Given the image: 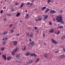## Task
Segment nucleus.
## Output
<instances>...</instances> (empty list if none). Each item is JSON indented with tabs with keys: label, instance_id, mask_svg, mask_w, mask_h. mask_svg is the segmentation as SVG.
<instances>
[{
	"label": "nucleus",
	"instance_id": "obj_28",
	"mask_svg": "<svg viewBox=\"0 0 65 65\" xmlns=\"http://www.w3.org/2000/svg\"><path fill=\"white\" fill-rule=\"evenodd\" d=\"M20 12H18L17 15V17H18V16H19V15H20Z\"/></svg>",
	"mask_w": 65,
	"mask_h": 65
},
{
	"label": "nucleus",
	"instance_id": "obj_15",
	"mask_svg": "<svg viewBox=\"0 0 65 65\" xmlns=\"http://www.w3.org/2000/svg\"><path fill=\"white\" fill-rule=\"evenodd\" d=\"M46 7H44L42 8L41 10H44L46 9Z\"/></svg>",
	"mask_w": 65,
	"mask_h": 65
},
{
	"label": "nucleus",
	"instance_id": "obj_45",
	"mask_svg": "<svg viewBox=\"0 0 65 65\" xmlns=\"http://www.w3.org/2000/svg\"><path fill=\"white\" fill-rule=\"evenodd\" d=\"M7 15L8 16H11V14H7Z\"/></svg>",
	"mask_w": 65,
	"mask_h": 65
},
{
	"label": "nucleus",
	"instance_id": "obj_40",
	"mask_svg": "<svg viewBox=\"0 0 65 65\" xmlns=\"http://www.w3.org/2000/svg\"><path fill=\"white\" fill-rule=\"evenodd\" d=\"M8 39V37H6L5 39V40H6Z\"/></svg>",
	"mask_w": 65,
	"mask_h": 65
},
{
	"label": "nucleus",
	"instance_id": "obj_16",
	"mask_svg": "<svg viewBox=\"0 0 65 65\" xmlns=\"http://www.w3.org/2000/svg\"><path fill=\"white\" fill-rule=\"evenodd\" d=\"M47 17H45L43 19L44 21H46V20L47 19Z\"/></svg>",
	"mask_w": 65,
	"mask_h": 65
},
{
	"label": "nucleus",
	"instance_id": "obj_38",
	"mask_svg": "<svg viewBox=\"0 0 65 65\" xmlns=\"http://www.w3.org/2000/svg\"><path fill=\"white\" fill-rule=\"evenodd\" d=\"M13 30H11V31H10L11 33H13Z\"/></svg>",
	"mask_w": 65,
	"mask_h": 65
},
{
	"label": "nucleus",
	"instance_id": "obj_41",
	"mask_svg": "<svg viewBox=\"0 0 65 65\" xmlns=\"http://www.w3.org/2000/svg\"><path fill=\"white\" fill-rule=\"evenodd\" d=\"M19 3H17L16 4H15V5H19Z\"/></svg>",
	"mask_w": 65,
	"mask_h": 65
},
{
	"label": "nucleus",
	"instance_id": "obj_47",
	"mask_svg": "<svg viewBox=\"0 0 65 65\" xmlns=\"http://www.w3.org/2000/svg\"><path fill=\"white\" fill-rule=\"evenodd\" d=\"M45 34H43V37H45Z\"/></svg>",
	"mask_w": 65,
	"mask_h": 65
},
{
	"label": "nucleus",
	"instance_id": "obj_43",
	"mask_svg": "<svg viewBox=\"0 0 65 65\" xmlns=\"http://www.w3.org/2000/svg\"><path fill=\"white\" fill-rule=\"evenodd\" d=\"M49 23H49V25H52V23L50 21L49 22Z\"/></svg>",
	"mask_w": 65,
	"mask_h": 65
},
{
	"label": "nucleus",
	"instance_id": "obj_54",
	"mask_svg": "<svg viewBox=\"0 0 65 65\" xmlns=\"http://www.w3.org/2000/svg\"><path fill=\"white\" fill-rule=\"evenodd\" d=\"M14 11V10H12V12H13V11Z\"/></svg>",
	"mask_w": 65,
	"mask_h": 65
},
{
	"label": "nucleus",
	"instance_id": "obj_32",
	"mask_svg": "<svg viewBox=\"0 0 65 65\" xmlns=\"http://www.w3.org/2000/svg\"><path fill=\"white\" fill-rule=\"evenodd\" d=\"M51 0H48V1L47 2V4H48L50 2V1H51Z\"/></svg>",
	"mask_w": 65,
	"mask_h": 65
},
{
	"label": "nucleus",
	"instance_id": "obj_64",
	"mask_svg": "<svg viewBox=\"0 0 65 65\" xmlns=\"http://www.w3.org/2000/svg\"><path fill=\"white\" fill-rule=\"evenodd\" d=\"M32 31H34V30H33Z\"/></svg>",
	"mask_w": 65,
	"mask_h": 65
},
{
	"label": "nucleus",
	"instance_id": "obj_60",
	"mask_svg": "<svg viewBox=\"0 0 65 65\" xmlns=\"http://www.w3.org/2000/svg\"><path fill=\"white\" fill-rule=\"evenodd\" d=\"M45 17H48V15H46V16H45Z\"/></svg>",
	"mask_w": 65,
	"mask_h": 65
},
{
	"label": "nucleus",
	"instance_id": "obj_17",
	"mask_svg": "<svg viewBox=\"0 0 65 65\" xmlns=\"http://www.w3.org/2000/svg\"><path fill=\"white\" fill-rule=\"evenodd\" d=\"M3 57L4 58L5 60H6V56L5 55H3Z\"/></svg>",
	"mask_w": 65,
	"mask_h": 65
},
{
	"label": "nucleus",
	"instance_id": "obj_18",
	"mask_svg": "<svg viewBox=\"0 0 65 65\" xmlns=\"http://www.w3.org/2000/svg\"><path fill=\"white\" fill-rule=\"evenodd\" d=\"M7 60H11V58L10 57H8L7 58Z\"/></svg>",
	"mask_w": 65,
	"mask_h": 65
},
{
	"label": "nucleus",
	"instance_id": "obj_44",
	"mask_svg": "<svg viewBox=\"0 0 65 65\" xmlns=\"http://www.w3.org/2000/svg\"><path fill=\"white\" fill-rule=\"evenodd\" d=\"M63 11L62 10H60V12L61 13H62V12H63Z\"/></svg>",
	"mask_w": 65,
	"mask_h": 65
},
{
	"label": "nucleus",
	"instance_id": "obj_22",
	"mask_svg": "<svg viewBox=\"0 0 65 65\" xmlns=\"http://www.w3.org/2000/svg\"><path fill=\"white\" fill-rule=\"evenodd\" d=\"M2 43L3 45H5V44H6V42L3 41Z\"/></svg>",
	"mask_w": 65,
	"mask_h": 65
},
{
	"label": "nucleus",
	"instance_id": "obj_3",
	"mask_svg": "<svg viewBox=\"0 0 65 65\" xmlns=\"http://www.w3.org/2000/svg\"><path fill=\"white\" fill-rule=\"evenodd\" d=\"M51 40L52 43H54V44L55 45H56V44H57L58 43L57 42L55 41L54 40V39H51Z\"/></svg>",
	"mask_w": 65,
	"mask_h": 65
},
{
	"label": "nucleus",
	"instance_id": "obj_10",
	"mask_svg": "<svg viewBox=\"0 0 65 65\" xmlns=\"http://www.w3.org/2000/svg\"><path fill=\"white\" fill-rule=\"evenodd\" d=\"M33 36V33L32 32L31 33L30 35H29V36L30 37H31L32 36Z\"/></svg>",
	"mask_w": 65,
	"mask_h": 65
},
{
	"label": "nucleus",
	"instance_id": "obj_23",
	"mask_svg": "<svg viewBox=\"0 0 65 65\" xmlns=\"http://www.w3.org/2000/svg\"><path fill=\"white\" fill-rule=\"evenodd\" d=\"M16 57H17V58H18L19 57H20V55L19 54H17L16 55Z\"/></svg>",
	"mask_w": 65,
	"mask_h": 65
},
{
	"label": "nucleus",
	"instance_id": "obj_36",
	"mask_svg": "<svg viewBox=\"0 0 65 65\" xmlns=\"http://www.w3.org/2000/svg\"><path fill=\"white\" fill-rule=\"evenodd\" d=\"M1 49L2 51H4V48L2 47V48Z\"/></svg>",
	"mask_w": 65,
	"mask_h": 65
},
{
	"label": "nucleus",
	"instance_id": "obj_9",
	"mask_svg": "<svg viewBox=\"0 0 65 65\" xmlns=\"http://www.w3.org/2000/svg\"><path fill=\"white\" fill-rule=\"evenodd\" d=\"M65 56L64 55H62L60 56V58L61 59H63L65 58Z\"/></svg>",
	"mask_w": 65,
	"mask_h": 65
},
{
	"label": "nucleus",
	"instance_id": "obj_20",
	"mask_svg": "<svg viewBox=\"0 0 65 65\" xmlns=\"http://www.w3.org/2000/svg\"><path fill=\"white\" fill-rule=\"evenodd\" d=\"M23 6H24V4H23V3H22L21 5V6L20 7V8H22V7H23Z\"/></svg>",
	"mask_w": 65,
	"mask_h": 65
},
{
	"label": "nucleus",
	"instance_id": "obj_55",
	"mask_svg": "<svg viewBox=\"0 0 65 65\" xmlns=\"http://www.w3.org/2000/svg\"><path fill=\"white\" fill-rule=\"evenodd\" d=\"M55 33L56 34H57V32H56V31H55Z\"/></svg>",
	"mask_w": 65,
	"mask_h": 65
},
{
	"label": "nucleus",
	"instance_id": "obj_30",
	"mask_svg": "<svg viewBox=\"0 0 65 65\" xmlns=\"http://www.w3.org/2000/svg\"><path fill=\"white\" fill-rule=\"evenodd\" d=\"M6 20H7V18H5L4 19V22H5V21Z\"/></svg>",
	"mask_w": 65,
	"mask_h": 65
},
{
	"label": "nucleus",
	"instance_id": "obj_24",
	"mask_svg": "<svg viewBox=\"0 0 65 65\" xmlns=\"http://www.w3.org/2000/svg\"><path fill=\"white\" fill-rule=\"evenodd\" d=\"M61 39H65V35L62 37L61 38Z\"/></svg>",
	"mask_w": 65,
	"mask_h": 65
},
{
	"label": "nucleus",
	"instance_id": "obj_52",
	"mask_svg": "<svg viewBox=\"0 0 65 65\" xmlns=\"http://www.w3.org/2000/svg\"><path fill=\"white\" fill-rule=\"evenodd\" d=\"M44 45H46V44L45 43H44Z\"/></svg>",
	"mask_w": 65,
	"mask_h": 65
},
{
	"label": "nucleus",
	"instance_id": "obj_11",
	"mask_svg": "<svg viewBox=\"0 0 65 65\" xmlns=\"http://www.w3.org/2000/svg\"><path fill=\"white\" fill-rule=\"evenodd\" d=\"M30 44H31L32 45H35V43L33 42H31L30 43Z\"/></svg>",
	"mask_w": 65,
	"mask_h": 65
},
{
	"label": "nucleus",
	"instance_id": "obj_33",
	"mask_svg": "<svg viewBox=\"0 0 65 65\" xmlns=\"http://www.w3.org/2000/svg\"><path fill=\"white\" fill-rule=\"evenodd\" d=\"M60 33V31H57V34H59Z\"/></svg>",
	"mask_w": 65,
	"mask_h": 65
},
{
	"label": "nucleus",
	"instance_id": "obj_57",
	"mask_svg": "<svg viewBox=\"0 0 65 65\" xmlns=\"http://www.w3.org/2000/svg\"><path fill=\"white\" fill-rule=\"evenodd\" d=\"M32 41V40L31 39H30V41Z\"/></svg>",
	"mask_w": 65,
	"mask_h": 65
},
{
	"label": "nucleus",
	"instance_id": "obj_48",
	"mask_svg": "<svg viewBox=\"0 0 65 65\" xmlns=\"http://www.w3.org/2000/svg\"><path fill=\"white\" fill-rule=\"evenodd\" d=\"M29 15V14H26V17H28Z\"/></svg>",
	"mask_w": 65,
	"mask_h": 65
},
{
	"label": "nucleus",
	"instance_id": "obj_19",
	"mask_svg": "<svg viewBox=\"0 0 65 65\" xmlns=\"http://www.w3.org/2000/svg\"><path fill=\"white\" fill-rule=\"evenodd\" d=\"M13 26V24H11L9 26V28H12V27Z\"/></svg>",
	"mask_w": 65,
	"mask_h": 65
},
{
	"label": "nucleus",
	"instance_id": "obj_34",
	"mask_svg": "<svg viewBox=\"0 0 65 65\" xmlns=\"http://www.w3.org/2000/svg\"><path fill=\"white\" fill-rule=\"evenodd\" d=\"M27 4L28 5H30V3L29 2H27Z\"/></svg>",
	"mask_w": 65,
	"mask_h": 65
},
{
	"label": "nucleus",
	"instance_id": "obj_62",
	"mask_svg": "<svg viewBox=\"0 0 65 65\" xmlns=\"http://www.w3.org/2000/svg\"><path fill=\"white\" fill-rule=\"evenodd\" d=\"M32 3H33V1H32Z\"/></svg>",
	"mask_w": 65,
	"mask_h": 65
},
{
	"label": "nucleus",
	"instance_id": "obj_31",
	"mask_svg": "<svg viewBox=\"0 0 65 65\" xmlns=\"http://www.w3.org/2000/svg\"><path fill=\"white\" fill-rule=\"evenodd\" d=\"M62 48L63 49V52H65V47H63Z\"/></svg>",
	"mask_w": 65,
	"mask_h": 65
},
{
	"label": "nucleus",
	"instance_id": "obj_50",
	"mask_svg": "<svg viewBox=\"0 0 65 65\" xmlns=\"http://www.w3.org/2000/svg\"><path fill=\"white\" fill-rule=\"evenodd\" d=\"M26 19H28V18H29V17H26Z\"/></svg>",
	"mask_w": 65,
	"mask_h": 65
},
{
	"label": "nucleus",
	"instance_id": "obj_13",
	"mask_svg": "<svg viewBox=\"0 0 65 65\" xmlns=\"http://www.w3.org/2000/svg\"><path fill=\"white\" fill-rule=\"evenodd\" d=\"M25 55L26 56H29V55H30V53L27 52L26 53Z\"/></svg>",
	"mask_w": 65,
	"mask_h": 65
},
{
	"label": "nucleus",
	"instance_id": "obj_58",
	"mask_svg": "<svg viewBox=\"0 0 65 65\" xmlns=\"http://www.w3.org/2000/svg\"><path fill=\"white\" fill-rule=\"evenodd\" d=\"M30 4H31V5H33V3H31Z\"/></svg>",
	"mask_w": 65,
	"mask_h": 65
},
{
	"label": "nucleus",
	"instance_id": "obj_46",
	"mask_svg": "<svg viewBox=\"0 0 65 65\" xmlns=\"http://www.w3.org/2000/svg\"><path fill=\"white\" fill-rule=\"evenodd\" d=\"M55 53H59V52L57 51L55 52Z\"/></svg>",
	"mask_w": 65,
	"mask_h": 65
},
{
	"label": "nucleus",
	"instance_id": "obj_4",
	"mask_svg": "<svg viewBox=\"0 0 65 65\" xmlns=\"http://www.w3.org/2000/svg\"><path fill=\"white\" fill-rule=\"evenodd\" d=\"M50 12L52 14H53V13H56L57 12L55 11L54 10H51L50 11Z\"/></svg>",
	"mask_w": 65,
	"mask_h": 65
},
{
	"label": "nucleus",
	"instance_id": "obj_26",
	"mask_svg": "<svg viewBox=\"0 0 65 65\" xmlns=\"http://www.w3.org/2000/svg\"><path fill=\"white\" fill-rule=\"evenodd\" d=\"M26 34L27 36H29V33L27 32Z\"/></svg>",
	"mask_w": 65,
	"mask_h": 65
},
{
	"label": "nucleus",
	"instance_id": "obj_63",
	"mask_svg": "<svg viewBox=\"0 0 65 65\" xmlns=\"http://www.w3.org/2000/svg\"><path fill=\"white\" fill-rule=\"evenodd\" d=\"M14 29H15V28L14 27Z\"/></svg>",
	"mask_w": 65,
	"mask_h": 65
},
{
	"label": "nucleus",
	"instance_id": "obj_7",
	"mask_svg": "<svg viewBox=\"0 0 65 65\" xmlns=\"http://www.w3.org/2000/svg\"><path fill=\"white\" fill-rule=\"evenodd\" d=\"M13 43L14 45H17L18 42L17 41H13Z\"/></svg>",
	"mask_w": 65,
	"mask_h": 65
},
{
	"label": "nucleus",
	"instance_id": "obj_8",
	"mask_svg": "<svg viewBox=\"0 0 65 65\" xmlns=\"http://www.w3.org/2000/svg\"><path fill=\"white\" fill-rule=\"evenodd\" d=\"M48 53H46L44 54V57L45 58H46L47 56H48Z\"/></svg>",
	"mask_w": 65,
	"mask_h": 65
},
{
	"label": "nucleus",
	"instance_id": "obj_42",
	"mask_svg": "<svg viewBox=\"0 0 65 65\" xmlns=\"http://www.w3.org/2000/svg\"><path fill=\"white\" fill-rule=\"evenodd\" d=\"M39 60V58H38L36 60V61H38Z\"/></svg>",
	"mask_w": 65,
	"mask_h": 65
},
{
	"label": "nucleus",
	"instance_id": "obj_37",
	"mask_svg": "<svg viewBox=\"0 0 65 65\" xmlns=\"http://www.w3.org/2000/svg\"><path fill=\"white\" fill-rule=\"evenodd\" d=\"M33 62V61L32 60H31L29 62V63H28V64H30V63H32Z\"/></svg>",
	"mask_w": 65,
	"mask_h": 65
},
{
	"label": "nucleus",
	"instance_id": "obj_14",
	"mask_svg": "<svg viewBox=\"0 0 65 65\" xmlns=\"http://www.w3.org/2000/svg\"><path fill=\"white\" fill-rule=\"evenodd\" d=\"M50 33H54V29H51L50 31Z\"/></svg>",
	"mask_w": 65,
	"mask_h": 65
},
{
	"label": "nucleus",
	"instance_id": "obj_6",
	"mask_svg": "<svg viewBox=\"0 0 65 65\" xmlns=\"http://www.w3.org/2000/svg\"><path fill=\"white\" fill-rule=\"evenodd\" d=\"M49 10H50V9L47 8L46 9V10L45 11H44V12L45 13H47V12H48Z\"/></svg>",
	"mask_w": 65,
	"mask_h": 65
},
{
	"label": "nucleus",
	"instance_id": "obj_49",
	"mask_svg": "<svg viewBox=\"0 0 65 65\" xmlns=\"http://www.w3.org/2000/svg\"><path fill=\"white\" fill-rule=\"evenodd\" d=\"M36 32L37 33H38L39 32V30H37L36 31Z\"/></svg>",
	"mask_w": 65,
	"mask_h": 65
},
{
	"label": "nucleus",
	"instance_id": "obj_59",
	"mask_svg": "<svg viewBox=\"0 0 65 65\" xmlns=\"http://www.w3.org/2000/svg\"><path fill=\"white\" fill-rule=\"evenodd\" d=\"M3 41L5 40V39H3Z\"/></svg>",
	"mask_w": 65,
	"mask_h": 65
},
{
	"label": "nucleus",
	"instance_id": "obj_12",
	"mask_svg": "<svg viewBox=\"0 0 65 65\" xmlns=\"http://www.w3.org/2000/svg\"><path fill=\"white\" fill-rule=\"evenodd\" d=\"M36 21H41V18H39L38 19H35Z\"/></svg>",
	"mask_w": 65,
	"mask_h": 65
},
{
	"label": "nucleus",
	"instance_id": "obj_29",
	"mask_svg": "<svg viewBox=\"0 0 65 65\" xmlns=\"http://www.w3.org/2000/svg\"><path fill=\"white\" fill-rule=\"evenodd\" d=\"M3 12V10H1V11L0 13H2Z\"/></svg>",
	"mask_w": 65,
	"mask_h": 65
},
{
	"label": "nucleus",
	"instance_id": "obj_35",
	"mask_svg": "<svg viewBox=\"0 0 65 65\" xmlns=\"http://www.w3.org/2000/svg\"><path fill=\"white\" fill-rule=\"evenodd\" d=\"M34 28H35V30H36V29H38V27H35Z\"/></svg>",
	"mask_w": 65,
	"mask_h": 65
},
{
	"label": "nucleus",
	"instance_id": "obj_51",
	"mask_svg": "<svg viewBox=\"0 0 65 65\" xmlns=\"http://www.w3.org/2000/svg\"><path fill=\"white\" fill-rule=\"evenodd\" d=\"M19 35H19V34H17V36H19Z\"/></svg>",
	"mask_w": 65,
	"mask_h": 65
},
{
	"label": "nucleus",
	"instance_id": "obj_21",
	"mask_svg": "<svg viewBox=\"0 0 65 65\" xmlns=\"http://www.w3.org/2000/svg\"><path fill=\"white\" fill-rule=\"evenodd\" d=\"M26 50V46H24V48L22 49V50H23V51H25V50Z\"/></svg>",
	"mask_w": 65,
	"mask_h": 65
},
{
	"label": "nucleus",
	"instance_id": "obj_5",
	"mask_svg": "<svg viewBox=\"0 0 65 65\" xmlns=\"http://www.w3.org/2000/svg\"><path fill=\"white\" fill-rule=\"evenodd\" d=\"M30 56H34L35 57L37 56V55L35 53H30Z\"/></svg>",
	"mask_w": 65,
	"mask_h": 65
},
{
	"label": "nucleus",
	"instance_id": "obj_39",
	"mask_svg": "<svg viewBox=\"0 0 65 65\" xmlns=\"http://www.w3.org/2000/svg\"><path fill=\"white\" fill-rule=\"evenodd\" d=\"M20 23H21L22 24L23 23V21H22V20H20Z\"/></svg>",
	"mask_w": 65,
	"mask_h": 65
},
{
	"label": "nucleus",
	"instance_id": "obj_56",
	"mask_svg": "<svg viewBox=\"0 0 65 65\" xmlns=\"http://www.w3.org/2000/svg\"><path fill=\"white\" fill-rule=\"evenodd\" d=\"M27 10H26L25 11V12H27Z\"/></svg>",
	"mask_w": 65,
	"mask_h": 65
},
{
	"label": "nucleus",
	"instance_id": "obj_25",
	"mask_svg": "<svg viewBox=\"0 0 65 65\" xmlns=\"http://www.w3.org/2000/svg\"><path fill=\"white\" fill-rule=\"evenodd\" d=\"M59 28L60 29H63V26H59Z\"/></svg>",
	"mask_w": 65,
	"mask_h": 65
},
{
	"label": "nucleus",
	"instance_id": "obj_27",
	"mask_svg": "<svg viewBox=\"0 0 65 65\" xmlns=\"http://www.w3.org/2000/svg\"><path fill=\"white\" fill-rule=\"evenodd\" d=\"M7 34V32L5 31L4 32L3 34V35H5Z\"/></svg>",
	"mask_w": 65,
	"mask_h": 65
},
{
	"label": "nucleus",
	"instance_id": "obj_2",
	"mask_svg": "<svg viewBox=\"0 0 65 65\" xmlns=\"http://www.w3.org/2000/svg\"><path fill=\"white\" fill-rule=\"evenodd\" d=\"M18 48L17 47L15 48V49L11 53V55H12V56H14V54L15 53H16L17 51H18Z\"/></svg>",
	"mask_w": 65,
	"mask_h": 65
},
{
	"label": "nucleus",
	"instance_id": "obj_61",
	"mask_svg": "<svg viewBox=\"0 0 65 65\" xmlns=\"http://www.w3.org/2000/svg\"><path fill=\"white\" fill-rule=\"evenodd\" d=\"M1 55V53H0V56Z\"/></svg>",
	"mask_w": 65,
	"mask_h": 65
},
{
	"label": "nucleus",
	"instance_id": "obj_1",
	"mask_svg": "<svg viewBox=\"0 0 65 65\" xmlns=\"http://www.w3.org/2000/svg\"><path fill=\"white\" fill-rule=\"evenodd\" d=\"M56 20L57 21L58 23H60L61 22V23L62 24H64V22L62 20V17H58L56 18Z\"/></svg>",
	"mask_w": 65,
	"mask_h": 65
},
{
	"label": "nucleus",
	"instance_id": "obj_53",
	"mask_svg": "<svg viewBox=\"0 0 65 65\" xmlns=\"http://www.w3.org/2000/svg\"><path fill=\"white\" fill-rule=\"evenodd\" d=\"M53 20L54 21V22H55V19H53Z\"/></svg>",
	"mask_w": 65,
	"mask_h": 65
}]
</instances>
